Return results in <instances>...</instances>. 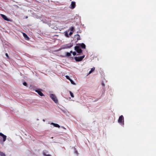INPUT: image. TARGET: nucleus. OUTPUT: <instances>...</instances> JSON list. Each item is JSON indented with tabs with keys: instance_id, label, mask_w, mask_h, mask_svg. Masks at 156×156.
<instances>
[{
	"instance_id": "f257e3e1",
	"label": "nucleus",
	"mask_w": 156,
	"mask_h": 156,
	"mask_svg": "<svg viewBox=\"0 0 156 156\" xmlns=\"http://www.w3.org/2000/svg\"><path fill=\"white\" fill-rule=\"evenodd\" d=\"M50 98L54 101V102L57 103L58 102V100L57 99L56 96L53 94H51L50 95Z\"/></svg>"
},
{
	"instance_id": "f03ea898",
	"label": "nucleus",
	"mask_w": 156,
	"mask_h": 156,
	"mask_svg": "<svg viewBox=\"0 0 156 156\" xmlns=\"http://www.w3.org/2000/svg\"><path fill=\"white\" fill-rule=\"evenodd\" d=\"M118 122L120 123H122V125H124V117L122 115H121L119 117Z\"/></svg>"
},
{
	"instance_id": "7ed1b4c3",
	"label": "nucleus",
	"mask_w": 156,
	"mask_h": 156,
	"mask_svg": "<svg viewBox=\"0 0 156 156\" xmlns=\"http://www.w3.org/2000/svg\"><path fill=\"white\" fill-rule=\"evenodd\" d=\"M84 57L85 55H83L81 56L75 57L74 59L76 62H80L82 60Z\"/></svg>"
},
{
	"instance_id": "20e7f679",
	"label": "nucleus",
	"mask_w": 156,
	"mask_h": 156,
	"mask_svg": "<svg viewBox=\"0 0 156 156\" xmlns=\"http://www.w3.org/2000/svg\"><path fill=\"white\" fill-rule=\"evenodd\" d=\"M74 48L75 50L78 53H80L82 52V50L80 48L79 46H76Z\"/></svg>"
},
{
	"instance_id": "39448f33",
	"label": "nucleus",
	"mask_w": 156,
	"mask_h": 156,
	"mask_svg": "<svg viewBox=\"0 0 156 156\" xmlns=\"http://www.w3.org/2000/svg\"><path fill=\"white\" fill-rule=\"evenodd\" d=\"M73 46V44H66L65 45L64 48H70L72 47Z\"/></svg>"
},
{
	"instance_id": "423d86ee",
	"label": "nucleus",
	"mask_w": 156,
	"mask_h": 156,
	"mask_svg": "<svg viewBox=\"0 0 156 156\" xmlns=\"http://www.w3.org/2000/svg\"><path fill=\"white\" fill-rule=\"evenodd\" d=\"M0 136H2L3 138V141L5 142L6 139V136L4 135V134L1 133H0Z\"/></svg>"
},
{
	"instance_id": "0eeeda50",
	"label": "nucleus",
	"mask_w": 156,
	"mask_h": 156,
	"mask_svg": "<svg viewBox=\"0 0 156 156\" xmlns=\"http://www.w3.org/2000/svg\"><path fill=\"white\" fill-rule=\"evenodd\" d=\"M76 6V3L75 2L72 1L71 2V6L70 8L73 9L75 8Z\"/></svg>"
},
{
	"instance_id": "6e6552de",
	"label": "nucleus",
	"mask_w": 156,
	"mask_h": 156,
	"mask_svg": "<svg viewBox=\"0 0 156 156\" xmlns=\"http://www.w3.org/2000/svg\"><path fill=\"white\" fill-rule=\"evenodd\" d=\"M23 36L25 38V39L27 41H28L29 40L30 38L28 37L27 36V34H26L25 33H23Z\"/></svg>"
},
{
	"instance_id": "1a4fd4ad",
	"label": "nucleus",
	"mask_w": 156,
	"mask_h": 156,
	"mask_svg": "<svg viewBox=\"0 0 156 156\" xmlns=\"http://www.w3.org/2000/svg\"><path fill=\"white\" fill-rule=\"evenodd\" d=\"M1 15L2 17L6 21H9V19L7 18V17L5 15L2 14H1Z\"/></svg>"
},
{
	"instance_id": "9d476101",
	"label": "nucleus",
	"mask_w": 156,
	"mask_h": 156,
	"mask_svg": "<svg viewBox=\"0 0 156 156\" xmlns=\"http://www.w3.org/2000/svg\"><path fill=\"white\" fill-rule=\"evenodd\" d=\"M35 91L39 95H40V96H44V94L41 91L38 90H35Z\"/></svg>"
},
{
	"instance_id": "9b49d317",
	"label": "nucleus",
	"mask_w": 156,
	"mask_h": 156,
	"mask_svg": "<svg viewBox=\"0 0 156 156\" xmlns=\"http://www.w3.org/2000/svg\"><path fill=\"white\" fill-rule=\"evenodd\" d=\"M51 124L54 125L55 127H56L59 128L60 127V126L59 125H58V124H55V123L52 122L51 123Z\"/></svg>"
},
{
	"instance_id": "f8f14e48",
	"label": "nucleus",
	"mask_w": 156,
	"mask_h": 156,
	"mask_svg": "<svg viewBox=\"0 0 156 156\" xmlns=\"http://www.w3.org/2000/svg\"><path fill=\"white\" fill-rule=\"evenodd\" d=\"M79 45L81 46V47L83 48H86V45L84 43H82L81 44H80Z\"/></svg>"
},
{
	"instance_id": "ddd939ff",
	"label": "nucleus",
	"mask_w": 156,
	"mask_h": 156,
	"mask_svg": "<svg viewBox=\"0 0 156 156\" xmlns=\"http://www.w3.org/2000/svg\"><path fill=\"white\" fill-rule=\"evenodd\" d=\"M72 51H70V52H66V56L67 57H69L71 55V53H72Z\"/></svg>"
},
{
	"instance_id": "4468645a",
	"label": "nucleus",
	"mask_w": 156,
	"mask_h": 156,
	"mask_svg": "<svg viewBox=\"0 0 156 156\" xmlns=\"http://www.w3.org/2000/svg\"><path fill=\"white\" fill-rule=\"evenodd\" d=\"M45 150L44 151H43V154L44 155V156H51L50 154H46L45 153V152L46 151Z\"/></svg>"
},
{
	"instance_id": "2eb2a0df",
	"label": "nucleus",
	"mask_w": 156,
	"mask_h": 156,
	"mask_svg": "<svg viewBox=\"0 0 156 156\" xmlns=\"http://www.w3.org/2000/svg\"><path fill=\"white\" fill-rule=\"evenodd\" d=\"M95 70V68L93 67L91 69V70L89 71V73L90 74L92 72L94 71Z\"/></svg>"
},
{
	"instance_id": "dca6fc26",
	"label": "nucleus",
	"mask_w": 156,
	"mask_h": 156,
	"mask_svg": "<svg viewBox=\"0 0 156 156\" xmlns=\"http://www.w3.org/2000/svg\"><path fill=\"white\" fill-rule=\"evenodd\" d=\"M0 154L1 156H5V154L3 152H0Z\"/></svg>"
},
{
	"instance_id": "f3484780",
	"label": "nucleus",
	"mask_w": 156,
	"mask_h": 156,
	"mask_svg": "<svg viewBox=\"0 0 156 156\" xmlns=\"http://www.w3.org/2000/svg\"><path fill=\"white\" fill-rule=\"evenodd\" d=\"M77 40H79L80 39V37L79 35L77 34Z\"/></svg>"
},
{
	"instance_id": "a211bd4d",
	"label": "nucleus",
	"mask_w": 156,
	"mask_h": 156,
	"mask_svg": "<svg viewBox=\"0 0 156 156\" xmlns=\"http://www.w3.org/2000/svg\"><path fill=\"white\" fill-rule=\"evenodd\" d=\"M69 93H70V94L71 96L73 98V97H74V95H73V93H72L71 91H69Z\"/></svg>"
},
{
	"instance_id": "6ab92c4d",
	"label": "nucleus",
	"mask_w": 156,
	"mask_h": 156,
	"mask_svg": "<svg viewBox=\"0 0 156 156\" xmlns=\"http://www.w3.org/2000/svg\"><path fill=\"white\" fill-rule=\"evenodd\" d=\"M69 81H70V82H71V83L72 84H73V85H75V83H74V82L71 79H70V80H69Z\"/></svg>"
},
{
	"instance_id": "aec40b11",
	"label": "nucleus",
	"mask_w": 156,
	"mask_h": 156,
	"mask_svg": "<svg viewBox=\"0 0 156 156\" xmlns=\"http://www.w3.org/2000/svg\"><path fill=\"white\" fill-rule=\"evenodd\" d=\"M66 77L67 79L69 80H70V79H71L70 78V77H69V76H67V75L66 76Z\"/></svg>"
},
{
	"instance_id": "412c9836",
	"label": "nucleus",
	"mask_w": 156,
	"mask_h": 156,
	"mask_svg": "<svg viewBox=\"0 0 156 156\" xmlns=\"http://www.w3.org/2000/svg\"><path fill=\"white\" fill-rule=\"evenodd\" d=\"M70 30L71 31H73L74 29V28L73 27H72L70 28Z\"/></svg>"
},
{
	"instance_id": "4be33fe9",
	"label": "nucleus",
	"mask_w": 156,
	"mask_h": 156,
	"mask_svg": "<svg viewBox=\"0 0 156 156\" xmlns=\"http://www.w3.org/2000/svg\"><path fill=\"white\" fill-rule=\"evenodd\" d=\"M65 35L67 37H69V35H68V34L67 33H66L65 34Z\"/></svg>"
},
{
	"instance_id": "5701e85b",
	"label": "nucleus",
	"mask_w": 156,
	"mask_h": 156,
	"mask_svg": "<svg viewBox=\"0 0 156 156\" xmlns=\"http://www.w3.org/2000/svg\"><path fill=\"white\" fill-rule=\"evenodd\" d=\"M73 55L74 56L76 55V53L75 52H73L72 53Z\"/></svg>"
},
{
	"instance_id": "b1692460",
	"label": "nucleus",
	"mask_w": 156,
	"mask_h": 156,
	"mask_svg": "<svg viewBox=\"0 0 156 156\" xmlns=\"http://www.w3.org/2000/svg\"><path fill=\"white\" fill-rule=\"evenodd\" d=\"M23 85L24 86H27V83H26V82H24L23 83Z\"/></svg>"
},
{
	"instance_id": "393cba45",
	"label": "nucleus",
	"mask_w": 156,
	"mask_h": 156,
	"mask_svg": "<svg viewBox=\"0 0 156 156\" xmlns=\"http://www.w3.org/2000/svg\"><path fill=\"white\" fill-rule=\"evenodd\" d=\"M5 55L8 58H9V57L7 53H5Z\"/></svg>"
},
{
	"instance_id": "a878e982",
	"label": "nucleus",
	"mask_w": 156,
	"mask_h": 156,
	"mask_svg": "<svg viewBox=\"0 0 156 156\" xmlns=\"http://www.w3.org/2000/svg\"><path fill=\"white\" fill-rule=\"evenodd\" d=\"M73 32H70L69 33V35L70 36H71L72 35V34H73Z\"/></svg>"
},
{
	"instance_id": "bb28decb",
	"label": "nucleus",
	"mask_w": 156,
	"mask_h": 156,
	"mask_svg": "<svg viewBox=\"0 0 156 156\" xmlns=\"http://www.w3.org/2000/svg\"><path fill=\"white\" fill-rule=\"evenodd\" d=\"M102 85L103 86H105V84H104L103 83H102Z\"/></svg>"
},
{
	"instance_id": "cd10ccee",
	"label": "nucleus",
	"mask_w": 156,
	"mask_h": 156,
	"mask_svg": "<svg viewBox=\"0 0 156 156\" xmlns=\"http://www.w3.org/2000/svg\"><path fill=\"white\" fill-rule=\"evenodd\" d=\"M25 18H26V19L27 18H28V16H26V17H25Z\"/></svg>"
},
{
	"instance_id": "c85d7f7f",
	"label": "nucleus",
	"mask_w": 156,
	"mask_h": 156,
	"mask_svg": "<svg viewBox=\"0 0 156 156\" xmlns=\"http://www.w3.org/2000/svg\"><path fill=\"white\" fill-rule=\"evenodd\" d=\"M43 121H45L44 120H43Z\"/></svg>"
}]
</instances>
